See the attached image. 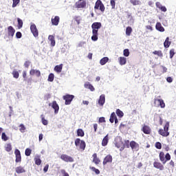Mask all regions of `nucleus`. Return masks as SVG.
I'll return each mask as SVG.
<instances>
[{
    "label": "nucleus",
    "mask_w": 176,
    "mask_h": 176,
    "mask_svg": "<svg viewBox=\"0 0 176 176\" xmlns=\"http://www.w3.org/2000/svg\"><path fill=\"white\" fill-rule=\"evenodd\" d=\"M170 128V122H166L164 129H160L158 131V133L160 135H162V137H168L170 135V132H168V129Z\"/></svg>",
    "instance_id": "f257e3e1"
},
{
    "label": "nucleus",
    "mask_w": 176,
    "mask_h": 176,
    "mask_svg": "<svg viewBox=\"0 0 176 176\" xmlns=\"http://www.w3.org/2000/svg\"><path fill=\"white\" fill-rule=\"evenodd\" d=\"M159 157L160 162H162L163 164H166L167 162L171 160V155H170V153H167L166 155H164V152L163 151L160 153Z\"/></svg>",
    "instance_id": "f03ea898"
},
{
    "label": "nucleus",
    "mask_w": 176,
    "mask_h": 176,
    "mask_svg": "<svg viewBox=\"0 0 176 176\" xmlns=\"http://www.w3.org/2000/svg\"><path fill=\"white\" fill-rule=\"evenodd\" d=\"M75 145L77 146V148H79L80 151H85V149H86V142L80 140L79 138L76 139Z\"/></svg>",
    "instance_id": "7ed1b4c3"
},
{
    "label": "nucleus",
    "mask_w": 176,
    "mask_h": 176,
    "mask_svg": "<svg viewBox=\"0 0 176 176\" xmlns=\"http://www.w3.org/2000/svg\"><path fill=\"white\" fill-rule=\"evenodd\" d=\"M95 10H100V12H105V6H104V3H102V1L101 0H97L95 6H94Z\"/></svg>",
    "instance_id": "20e7f679"
},
{
    "label": "nucleus",
    "mask_w": 176,
    "mask_h": 176,
    "mask_svg": "<svg viewBox=\"0 0 176 176\" xmlns=\"http://www.w3.org/2000/svg\"><path fill=\"white\" fill-rule=\"evenodd\" d=\"M30 31L34 36V38H38V36H39V31L38 30V28H36V25H35V23L31 24Z\"/></svg>",
    "instance_id": "39448f33"
},
{
    "label": "nucleus",
    "mask_w": 176,
    "mask_h": 176,
    "mask_svg": "<svg viewBox=\"0 0 176 176\" xmlns=\"http://www.w3.org/2000/svg\"><path fill=\"white\" fill-rule=\"evenodd\" d=\"M75 98V96L74 95H69L67 94L63 96V100H65V105H69L71 102H72V100Z\"/></svg>",
    "instance_id": "423d86ee"
},
{
    "label": "nucleus",
    "mask_w": 176,
    "mask_h": 176,
    "mask_svg": "<svg viewBox=\"0 0 176 176\" xmlns=\"http://www.w3.org/2000/svg\"><path fill=\"white\" fill-rule=\"evenodd\" d=\"M60 159L63 160V162H66V163H72L74 162V158L67 154H62Z\"/></svg>",
    "instance_id": "0eeeda50"
},
{
    "label": "nucleus",
    "mask_w": 176,
    "mask_h": 176,
    "mask_svg": "<svg viewBox=\"0 0 176 176\" xmlns=\"http://www.w3.org/2000/svg\"><path fill=\"white\" fill-rule=\"evenodd\" d=\"M98 30H100V28H92V36H91V39L92 41H94L96 42V41H98Z\"/></svg>",
    "instance_id": "6e6552de"
},
{
    "label": "nucleus",
    "mask_w": 176,
    "mask_h": 176,
    "mask_svg": "<svg viewBox=\"0 0 176 176\" xmlns=\"http://www.w3.org/2000/svg\"><path fill=\"white\" fill-rule=\"evenodd\" d=\"M154 104L155 105L157 104V107H160V108H164L166 107V104L164 103V100H163V99H154Z\"/></svg>",
    "instance_id": "1a4fd4ad"
},
{
    "label": "nucleus",
    "mask_w": 176,
    "mask_h": 176,
    "mask_svg": "<svg viewBox=\"0 0 176 176\" xmlns=\"http://www.w3.org/2000/svg\"><path fill=\"white\" fill-rule=\"evenodd\" d=\"M14 155L16 156V163H21V153H20L19 149H15Z\"/></svg>",
    "instance_id": "9d476101"
},
{
    "label": "nucleus",
    "mask_w": 176,
    "mask_h": 176,
    "mask_svg": "<svg viewBox=\"0 0 176 176\" xmlns=\"http://www.w3.org/2000/svg\"><path fill=\"white\" fill-rule=\"evenodd\" d=\"M14 32H16V30L12 26L8 27V36L9 38H13L14 36Z\"/></svg>",
    "instance_id": "9b49d317"
},
{
    "label": "nucleus",
    "mask_w": 176,
    "mask_h": 176,
    "mask_svg": "<svg viewBox=\"0 0 176 176\" xmlns=\"http://www.w3.org/2000/svg\"><path fill=\"white\" fill-rule=\"evenodd\" d=\"M112 160H113L112 155H107L103 160V166L108 164V163H112Z\"/></svg>",
    "instance_id": "f8f14e48"
},
{
    "label": "nucleus",
    "mask_w": 176,
    "mask_h": 176,
    "mask_svg": "<svg viewBox=\"0 0 176 176\" xmlns=\"http://www.w3.org/2000/svg\"><path fill=\"white\" fill-rule=\"evenodd\" d=\"M153 167L157 168V170H160V171H163L164 170V166H163L160 162L155 161L153 162Z\"/></svg>",
    "instance_id": "ddd939ff"
},
{
    "label": "nucleus",
    "mask_w": 176,
    "mask_h": 176,
    "mask_svg": "<svg viewBox=\"0 0 176 176\" xmlns=\"http://www.w3.org/2000/svg\"><path fill=\"white\" fill-rule=\"evenodd\" d=\"M129 146H131L132 151H138V149H140V144L135 141L130 142Z\"/></svg>",
    "instance_id": "4468645a"
},
{
    "label": "nucleus",
    "mask_w": 176,
    "mask_h": 176,
    "mask_svg": "<svg viewBox=\"0 0 176 176\" xmlns=\"http://www.w3.org/2000/svg\"><path fill=\"white\" fill-rule=\"evenodd\" d=\"M92 157H93V163H94L96 166H98V164H100V163H101V160H100V158H98V157L97 156V153H94L92 155Z\"/></svg>",
    "instance_id": "2eb2a0df"
},
{
    "label": "nucleus",
    "mask_w": 176,
    "mask_h": 176,
    "mask_svg": "<svg viewBox=\"0 0 176 176\" xmlns=\"http://www.w3.org/2000/svg\"><path fill=\"white\" fill-rule=\"evenodd\" d=\"M30 75H31L32 76H34V75H36L37 78H39V76H41V71L32 69L30 71Z\"/></svg>",
    "instance_id": "dca6fc26"
},
{
    "label": "nucleus",
    "mask_w": 176,
    "mask_h": 176,
    "mask_svg": "<svg viewBox=\"0 0 176 176\" xmlns=\"http://www.w3.org/2000/svg\"><path fill=\"white\" fill-rule=\"evenodd\" d=\"M142 131H143V133L144 134H151V128L149 127V126L147 125H143L142 128Z\"/></svg>",
    "instance_id": "f3484780"
},
{
    "label": "nucleus",
    "mask_w": 176,
    "mask_h": 176,
    "mask_svg": "<svg viewBox=\"0 0 176 176\" xmlns=\"http://www.w3.org/2000/svg\"><path fill=\"white\" fill-rule=\"evenodd\" d=\"M76 8L78 9H83L86 8V1H82L80 3H76Z\"/></svg>",
    "instance_id": "a211bd4d"
},
{
    "label": "nucleus",
    "mask_w": 176,
    "mask_h": 176,
    "mask_svg": "<svg viewBox=\"0 0 176 176\" xmlns=\"http://www.w3.org/2000/svg\"><path fill=\"white\" fill-rule=\"evenodd\" d=\"M51 21L52 25H58V23H60V16H56L54 18H52Z\"/></svg>",
    "instance_id": "6ab92c4d"
},
{
    "label": "nucleus",
    "mask_w": 176,
    "mask_h": 176,
    "mask_svg": "<svg viewBox=\"0 0 176 176\" xmlns=\"http://www.w3.org/2000/svg\"><path fill=\"white\" fill-rule=\"evenodd\" d=\"M98 104L100 107H102L105 104V95L102 94L98 100Z\"/></svg>",
    "instance_id": "aec40b11"
},
{
    "label": "nucleus",
    "mask_w": 176,
    "mask_h": 176,
    "mask_svg": "<svg viewBox=\"0 0 176 176\" xmlns=\"http://www.w3.org/2000/svg\"><path fill=\"white\" fill-rule=\"evenodd\" d=\"M52 107L53 109H54V113H58V109H60V107H58V104H57V102H56V100L52 102Z\"/></svg>",
    "instance_id": "412c9836"
},
{
    "label": "nucleus",
    "mask_w": 176,
    "mask_h": 176,
    "mask_svg": "<svg viewBox=\"0 0 176 176\" xmlns=\"http://www.w3.org/2000/svg\"><path fill=\"white\" fill-rule=\"evenodd\" d=\"M108 142H109V136L107 134L102 140V146H107Z\"/></svg>",
    "instance_id": "4be33fe9"
},
{
    "label": "nucleus",
    "mask_w": 176,
    "mask_h": 176,
    "mask_svg": "<svg viewBox=\"0 0 176 176\" xmlns=\"http://www.w3.org/2000/svg\"><path fill=\"white\" fill-rule=\"evenodd\" d=\"M155 28L160 32H164V28L162 26V23L160 22H157L155 25Z\"/></svg>",
    "instance_id": "5701e85b"
},
{
    "label": "nucleus",
    "mask_w": 176,
    "mask_h": 176,
    "mask_svg": "<svg viewBox=\"0 0 176 176\" xmlns=\"http://www.w3.org/2000/svg\"><path fill=\"white\" fill-rule=\"evenodd\" d=\"M120 65H125L126 63H127V58L124 56H120L118 58Z\"/></svg>",
    "instance_id": "b1692460"
},
{
    "label": "nucleus",
    "mask_w": 176,
    "mask_h": 176,
    "mask_svg": "<svg viewBox=\"0 0 176 176\" xmlns=\"http://www.w3.org/2000/svg\"><path fill=\"white\" fill-rule=\"evenodd\" d=\"M155 5L160 10H162V12H167V8L165 6H162V3H160V2H157Z\"/></svg>",
    "instance_id": "393cba45"
},
{
    "label": "nucleus",
    "mask_w": 176,
    "mask_h": 176,
    "mask_svg": "<svg viewBox=\"0 0 176 176\" xmlns=\"http://www.w3.org/2000/svg\"><path fill=\"white\" fill-rule=\"evenodd\" d=\"M85 89H89L91 91H94V90H96V89L94 88V87L90 84V82H87L84 85Z\"/></svg>",
    "instance_id": "a878e982"
},
{
    "label": "nucleus",
    "mask_w": 176,
    "mask_h": 176,
    "mask_svg": "<svg viewBox=\"0 0 176 176\" xmlns=\"http://www.w3.org/2000/svg\"><path fill=\"white\" fill-rule=\"evenodd\" d=\"M54 69L55 72H57V74H60L63 71V64L55 66Z\"/></svg>",
    "instance_id": "bb28decb"
},
{
    "label": "nucleus",
    "mask_w": 176,
    "mask_h": 176,
    "mask_svg": "<svg viewBox=\"0 0 176 176\" xmlns=\"http://www.w3.org/2000/svg\"><path fill=\"white\" fill-rule=\"evenodd\" d=\"M170 45H171V41H170V38L166 37V38L164 43V47H166L167 49V48L170 47Z\"/></svg>",
    "instance_id": "cd10ccee"
},
{
    "label": "nucleus",
    "mask_w": 176,
    "mask_h": 176,
    "mask_svg": "<svg viewBox=\"0 0 176 176\" xmlns=\"http://www.w3.org/2000/svg\"><path fill=\"white\" fill-rule=\"evenodd\" d=\"M48 39L51 42V46H56V40H54V36L53 35H50Z\"/></svg>",
    "instance_id": "c85d7f7f"
},
{
    "label": "nucleus",
    "mask_w": 176,
    "mask_h": 176,
    "mask_svg": "<svg viewBox=\"0 0 176 176\" xmlns=\"http://www.w3.org/2000/svg\"><path fill=\"white\" fill-rule=\"evenodd\" d=\"M16 173L17 174H21L25 172V169H24V168H23V166H18L16 168Z\"/></svg>",
    "instance_id": "c756f323"
},
{
    "label": "nucleus",
    "mask_w": 176,
    "mask_h": 176,
    "mask_svg": "<svg viewBox=\"0 0 176 176\" xmlns=\"http://www.w3.org/2000/svg\"><path fill=\"white\" fill-rule=\"evenodd\" d=\"M117 118L118 117H116V114L115 113V112L111 113L109 118L110 123H113L115 122L116 118Z\"/></svg>",
    "instance_id": "7c9ffc66"
},
{
    "label": "nucleus",
    "mask_w": 176,
    "mask_h": 176,
    "mask_svg": "<svg viewBox=\"0 0 176 176\" xmlns=\"http://www.w3.org/2000/svg\"><path fill=\"white\" fill-rule=\"evenodd\" d=\"M101 27H102V25H101L100 22H94L91 25V28H101Z\"/></svg>",
    "instance_id": "2f4dec72"
},
{
    "label": "nucleus",
    "mask_w": 176,
    "mask_h": 176,
    "mask_svg": "<svg viewBox=\"0 0 176 176\" xmlns=\"http://www.w3.org/2000/svg\"><path fill=\"white\" fill-rule=\"evenodd\" d=\"M116 115L118 116V118H123L124 116V113L123 111H122L120 109H117L116 111Z\"/></svg>",
    "instance_id": "473e14b6"
},
{
    "label": "nucleus",
    "mask_w": 176,
    "mask_h": 176,
    "mask_svg": "<svg viewBox=\"0 0 176 176\" xmlns=\"http://www.w3.org/2000/svg\"><path fill=\"white\" fill-rule=\"evenodd\" d=\"M34 162L36 166H41V164H42V160H41V158L39 157V156H36L34 158Z\"/></svg>",
    "instance_id": "72a5a7b5"
},
{
    "label": "nucleus",
    "mask_w": 176,
    "mask_h": 176,
    "mask_svg": "<svg viewBox=\"0 0 176 176\" xmlns=\"http://www.w3.org/2000/svg\"><path fill=\"white\" fill-rule=\"evenodd\" d=\"M77 135L78 137H85V131H83V129H78L77 130Z\"/></svg>",
    "instance_id": "f704fd0d"
},
{
    "label": "nucleus",
    "mask_w": 176,
    "mask_h": 176,
    "mask_svg": "<svg viewBox=\"0 0 176 176\" xmlns=\"http://www.w3.org/2000/svg\"><path fill=\"white\" fill-rule=\"evenodd\" d=\"M41 122H42L44 126H47V124H49V122L46 119H45V116L43 114H42L41 116Z\"/></svg>",
    "instance_id": "c9c22d12"
},
{
    "label": "nucleus",
    "mask_w": 176,
    "mask_h": 176,
    "mask_svg": "<svg viewBox=\"0 0 176 176\" xmlns=\"http://www.w3.org/2000/svg\"><path fill=\"white\" fill-rule=\"evenodd\" d=\"M153 54L158 56V57H160L161 58L163 57V52H162V50H158V51L155 50L153 52Z\"/></svg>",
    "instance_id": "e433bc0d"
},
{
    "label": "nucleus",
    "mask_w": 176,
    "mask_h": 176,
    "mask_svg": "<svg viewBox=\"0 0 176 176\" xmlns=\"http://www.w3.org/2000/svg\"><path fill=\"white\" fill-rule=\"evenodd\" d=\"M109 60V58L108 57H104L100 60V64L101 65H105V63Z\"/></svg>",
    "instance_id": "4c0bfd02"
},
{
    "label": "nucleus",
    "mask_w": 176,
    "mask_h": 176,
    "mask_svg": "<svg viewBox=\"0 0 176 176\" xmlns=\"http://www.w3.org/2000/svg\"><path fill=\"white\" fill-rule=\"evenodd\" d=\"M130 3L133 5V6H137L138 5H141V2L140 0H130Z\"/></svg>",
    "instance_id": "58836bf2"
},
{
    "label": "nucleus",
    "mask_w": 176,
    "mask_h": 176,
    "mask_svg": "<svg viewBox=\"0 0 176 176\" xmlns=\"http://www.w3.org/2000/svg\"><path fill=\"white\" fill-rule=\"evenodd\" d=\"M131 32H133V28H131L130 26L127 27L126 29V34L128 36H130V35H131Z\"/></svg>",
    "instance_id": "ea45409f"
},
{
    "label": "nucleus",
    "mask_w": 176,
    "mask_h": 176,
    "mask_svg": "<svg viewBox=\"0 0 176 176\" xmlns=\"http://www.w3.org/2000/svg\"><path fill=\"white\" fill-rule=\"evenodd\" d=\"M12 76H13V78H14L15 79H19V76H20V74L19 73L18 71L14 70V71L12 72Z\"/></svg>",
    "instance_id": "a19ab883"
},
{
    "label": "nucleus",
    "mask_w": 176,
    "mask_h": 176,
    "mask_svg": "<svg viewBox=\"0 0 176 176\" xmlns=\"http://www.w3.org/2000/svg\"><path fill=\"white\" fill-rule=\"evenodd\" d=\"M19 131H21V133H25V126L24 125V124H21L19 126Z\"/></svg>",
    "instance_id": "79ce46f5"
},
{
    "label": "nucleus",
    "mask_w": 176,
    "mask_h": 176,
    "mask_svg": "<svg viewBox=\"0 0 176 176\" xmlns=\"http://www.w3.org/2000/svg\"><path fill=\"white\" fill-rule=\"evenodd\" d=\"M89 168L90 170H91V171H94V173H95L97 175L100 174V170H98V168H96V167L90 166Z\"/></svg>",
    "instance_id": "37998d69"
},
{
    "label": "nucleus",
    "mask_w": 176,
    "mask_h": 176,
    "mask_svg": "<svg viewBox=\"0 0 176 176\" xmlns=\"http://www.w3.org/2000/svg\"><path fill=\"white\" fill-rule=\"evenodd\" d=\"M48 82H53L54 80V74L53 73H51L48 76Z\"/></svg>",
    "instance_id": "c03bdc74"
},
{
    "label": "nucleus",
    "mask_w": 176,
    "mask_h": 176,
    "mask_svg": "<svg viewBox=\"0 0 176 176\" xmlns=\"http://www.w3.org/2000/svg\"><path fill=\"white\" fill-rule=\"evenodd\" d=\"M18 21V28L20 30V28H23V20H21L20 18L17 19Z\"/></svg>",
    "instance_id": "a18cd8bd"
},
{
    "label": "nucleus",
    "mask_w": 176,
    "mask_h": 176,
    "mask_svg": "<svg viewBox=\"0 0 176 176\" xmlns=\"http://www.w3.org/2000/svg\"><path fill=\"white\" fill-rule=\"evenodd\" d=\"M5 149L6 152H10V151H12V144H7L5 146Z\"/></svg>",
    "instance_id": "49530a36"
},
{
    "label": "nucleus",
    "mask_w": 176,
    "mask_h": 176,
    "mask_svg": "<svg viewBox=\"0 0 176 176\" xmlns=\"http://www.w3.org/2000/svg\"><path fill=\"white\" fill-rule=\"evenodd\" d=\"M1 140H3V141H8V140H9V138L4 132L1 133Z\"/></svg>",
    "instance_id": "de8ad7c7"
},
{
    "label": "nucleus",
    "mask_w": 176,
    "mask_h": 176,
    "mask_svg": "<svg viewBox=\"0 0 176 176\" xmlns=\"http://www.w3.org/2000/svg\"><path fill=\"white\" fill-rule=\"evenodd\" d=\"M123 55L125 57H129V56H130V51L129 50V49H125L123 51Z\"/></svg>",
    "instance_id": "09e8293b"
},
{
    "label": "nucleus",
    "mask_w": 176,
    "mask_h": 176,
    "mask_svg": "<svg viewBox=\"0 0 176 176\" xmlns=\"http://www.w3.org/2000/svg\"><path fill=\"white\" fill-rule=\"evenodd\" d=\"M32 153V150L30 148H26L25 151V156H31V153Z\"/></svg>",
    "instance_id": "8fccbe9b"
},
{
    "label": "nucleus",
    "mask_w": 176,
    "mask_h": 176,
    "mask_svg": "<svg viewBox=\"0 0 176 176\" xmlns=\"http://www.w3.org/2000/svg\"><path fill=\"white\" fill-rule=\"evenodd\" d=\"M12 8H16L20 3V0H12Z\"/></svg>",
    "instance_id": "3c124183"
},
{
    "label": "nucleus",
    "mask_w": 176,
    "mask_h": 176,
    "mask_svg": "<svg viewBox=\"0 0 176 176\" xmlns=\"http://www.w3.org/2000/svg\"><path fill=\"white\" fill-rule=\"evenodd\" d=\"M170 58H173L174 57V55L175 54V50L174 49H172L170 50Z\"/></svg>",
    "instance_id": "603ef678"
},
{
    "label": "nucleus",
    "mask_w": 176,
    "mask_h": 176,
    "mask_svg": "<svg viewBox=\"0 0 176 176\" xmlns=\"http://www.w3.org/2000/svg\"><path fill=\"white\" fill-rule=\"evenodd\" d=\"M155 146L157 149H161L162 148V143L157 142L155 144Z\"/></svg>",
    "instance_id": "864d4df0"
},
{
    "label": "nucleus",
    "mask_w": 176,
    "mask_h": 176,
    "mask_svg": "<svg viewBox=\"0 0 176 176\" xmlns=\"http://www.w3.org/2000/svg\"><path fill=\"white\" fill-rule=\"evenodd\" d=\"M115 1H116V0H111L110 1V3H111V6L112 9H115V6L116 5V2Z\"/></svg>",
    "instance_id": "5fc2aeb1"
},
{
    "label": "nucleus",
    "mask_w": 176,
    "mask_h": 176,
    "mask_svg": "<svg viewBox=\"0 0 176 176\" xmlns=\"http://www.w3.org/2000/svg\"><path fill=\"white\" fill-rule=\"evenodd\" d=\"M123 145H124L125 148H130V141L125 140Z\"/></svg>",
    "instance_id": "6e6d98bb"
},
{
    "label": "nucleus",
    "mask_w": 176,
    "mask_h": 176,
    "mask_svg": "<svg viewBox=\"0 0 176 176\" xmlns=\"http://www.w3.org/2000/svg\"><path fill=\"white\" fill-rule=\"evenodd\" d=\"M60 173L63 174V176H69V174H68V173H67L64 169H62Z\"/></svg>",
    "instance_id": "4d7b16f0"
},
{
    "label": "nucleus",
    "mask_w": 176,
    "mask_h": 176,
    "mask_svg": "<svg viewBox=\"0 0 176 176\" xmlns=\"http://www.w3.org/2000/svg\"><path fill=\"white\" fill-rule=\"evenodd\" d=\"M30 64H31V62L30 60L25 61L24 63L25 68H29Z\"/></svg>",
    "instance_id": "13d9d810"
},
{
    "label": "nucleus",
    "mask_w": 176,
    "mask_h": 176,
    "mask_svg": "<svg viewBox=\"0 0 176 176\" xmlns=\"http://www.w3.org/2000/svg\"><path fill=\"white\" fill-rule=\"evenodd\" d=\"M23 36V34H21V32H17L16 33V38H17L18 39H20V38H21Z\"/></svg>",
    "instance_id": "bf43d9fd"
},
{
    "label": "nucleus",
    "mask_w": 176,
    "mask_h": 176,
    "mask_svg": "<svg viewBox=\"0 0 176 176\" xmlns=\"http://www.w3.org/2000/svg\"><path fill=\"white\" fill-rule=\"evenodd\" d=\"M24 82H27L28 85H31L32 83V78H26V80H24Z\"/></svg>",
    "instance_id": "052dcab7"
},
{
    "label": "nucleus",
    "mask_w": 176,
    "mask_h": 176,
    "mask_svg": "<svg viewBox=\"0 0 176 176\" xmlns=\"http://www.w3.org/2000/svg\"><path fill=\"white\" fill-rule=\"evenodd\" d=\"M86 45V42L85 41H81L78 43V47H83Z\"/></svg>",
    "instance_id": "680f3d73"
},
{
    "label": "nucleus",
    "mask_w": 176,
    "mask_h": 176,
    "mask_svg": "<svg viewBox=\"0 0 176 176\" xmlns=\"http://www.w3.org/2000/svg\"><path fill=\"white\" fill-rule=\"evenodd\" d=\"M23 80H27V72L25 71L23 72Z\"/></svg>",
    "instance_id": "e2e57ef3"
},
{
    "label": "nucleus",
    "mask_w": 176,
    "mask_h": 176,
    "mask_svg": "<svg viewBox=\"0 0 176 176\" xmlns=\"http://www.w3.org/2000/svg\"><path fill=\"white\" fill-rule=\"evenodd\" d=\"M99 123H105V118L104 117H100L99 118Z\"/></svg>",
    "instance_id": "0e129e2a"
},
{
    "label": "nucleus",
    "mask_w": 176,
    "mask_h": 176,
    "mask_svg": "<svg viewBox=\"0 0 176 176\" xmlns=\"http://www.w3.org/2000/svg\"><path fill=\"white\" fill-rule=\"evenodd\" d=\"M161 68H162V74H166V72H167V67L162 65Z\"/></svg>",
    "instance_id": "69168bd1"
},
{
    "label": "nucleus",
    "mask_w": 176,
    "mask_h": 176,
    "mask_svg": "<svg viewBox=\"0 0 176 176\" xmlns=\"http://www.w3.org/2000/svg\"><path fill=\"white\" fill-rule=\"evenodd\" d=\"M47 170H49V164H46L43 168L44 173H47Z\"/></svg>",
    "instance_id": "338daca9"
},
{
    "label": "nucleus",
    "mask_w": 176,
    "mask_h": 176,
    "mask_svg": "<svg viewBox=\"0 0 176 176\" xmlns=\"http://www.w3.org/2000/svg\"><path fill=\"white\" fill-rule=\"evenodd\" d=\"M166 80H167V82H168V83H171V82H173V78H171V77H168V78H166Z\"/></svg>",
    "instance_id": "774afa93"
}]
</instances>
